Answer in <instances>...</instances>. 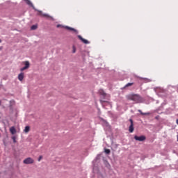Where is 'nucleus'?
<instances>
[{"label": "nucleus", "instance_id": "nucleus-1", "mask_svg": "<svg viewBox=\"0 0 178 178\" xmlns=\"http://www.w3.org/2000/svg\"><path fill=\"white\" fill-rule=\"evenodd\" d=\"M127 98L130 101H134L136 104H139V102H141V101H143V99L141 98V96H140V95H129Z\"/></svg>", "mask_w": 178, "mask_h": 178}, {"label": "nucleus", "instance_id": "nucleus-2", "mask_svg": "<svg viewBox=\"0 0 178 178\" xmlns=\"http://www.w3.org/2000/svg\"><path fill=\"white\" fill-rule=\"evenodd\" d=\"M23 163L25 164V165H30L31 163H34V159H33L31 157H28L26 159H25L23 161Z\"/></svg>", "mask_w": 178, "mask_h": 178}, {"label": "nucleus", "instance_id": "nucleus-3", "mask_svg": "<svg viewBox=\"0 0 178 178\" xmlns=\"http://www.w3.org/2000/svg\"><path fill=\"white\" fill-rule=\"evenodd\" d=\"M134 140H136V141L141 142V141H145V140H147V138L145 137V136H135Z\"/></svg>", "mask_w": 178, "mask_h": 178}, {"label": "nucleus", "instance_id": "nucleus-4", "mask_svg": "<svg viewBox=\"0 0 178 178\" xmlns=\"http://www.w3.org/2000/svg\"><path fill=\"white\" fill-rule=\"evenodd\" d=\"M129 122L131 124L129 127V133H133V131H134V124H133V120L131 119L129 120Z\"/></svg>", "mask_w": 178, "mask_h": 178}, {"label": "nucleus", "instance_id": "nucleus-5", "mask_svg": "<svg viewBox=\"0 0 178 178\" xmlns=\"http://www.w3.org/2000/svg\"><path fill=\"white\" fill-rule=\"evenodd\" d=\"M78 38H79L81 40V41H82V42H83V44H90V42H88V40L83 38V37H81V35H78Z\"/></svg>", "mask_w": 178, "mask_h": 178}, {"label": "nucleus", "instance_id": "nucleus-6", "mask_svg": "<svg viewBox=\"0 0 178 178\" xmlns=\"http://www.w3.org/2000/svg\"><path fill=\"white\" fill-rule=\"evenodd\" d=\"M39 16H42L43 17H51L48 14L42 13V11L38 10Z\"/></svg>", "mask_w": 178, "mask_h": 178}, {"label": "nucleus", "instance_id": "nucleus-7", "mask_svg": "<svg viewBox=\"0 0 178 178\" xmlns=\"http://www.w3.org/2000/svg\"><path fill=\"white\" fill-rule=\"evenodd\" d=\"M23 79H24V72H21L18 75V80H19V81H23Z\"/></svg>", "mask_w": 178, "mask_h": 178}, {"label": "nucleus", "instance_id": "nucleus-8", "mask_svg": "<svg viewBox=\"0 0 178 178\" xmlns=\"http://www.w3.org/2000/svg\"><path fill=\"white\" fill-rule=\"evenodd\" d=\"M10 133H11V134H16V128H15V127H11L10 128Z\"/></svg>", "mask_w": 178, "mask_h": 178}, {"label": "nucleus", "instance_id": "nucleus-9", "mask_svg": "<svg viewBox=\"0 0 178 178\" xmlns=\"http://www.w3.org/2000/svg\"><path fill=\"white\" fill-rule=\"evenodd\" d=\"M67 30H70V31H74V33H77V30L74 29V28H72L70 26H65Z\"/></svg>", "mask_w": 178, "mask_h": 178}, {"label": "nucleus", "instance_id": "nucleus-10", "mask_svg": "<svg viewBox=\"0 0 178 178\" xmlns=\"http://www.w3.org/2000/svg\"><path fill=\"white\" fill-rule=\"evenodd\" d=\"M30 131V126H26L24 129V132L27 134Z\"/></svg>", "mask_w": 178, "mask_h": 178}, {"label": "nucleus", "instance_id": "nucleus-11", "mask_svg": "<svg viewBox=\"0 0 178 178\" xmlns=\"http://www.w3.org/2000/svg\"><path fill=\"white\" fill-rule=\"evenodd\" d=\"M24 65H25V67H28V69L30 67V62L29 61L24 62Z\"/></svg>", "mask_w": 178, "mask_h": 178}, {"label": "nucleus", "instance_id": "nucleus-12", "mask_svg": "<svg viewBox=\"0 0 178 178\" xmlns=\"http://www.w3.org/2000/svg\"><path fill=\"white\" fill-rule=\"evenodd\" d=\"M138 111L140 112V115H142L143 116L150 115L149 113H143V111H141V110H138Z\"/></svg>", "mask_w": 178, "mask_h": 178}, {"label": "nucleus", "instance_id": "nucleus-13", "mask_svg": "<svg viewBox=\"0 0 178 178\" xmlns=\"http://www.w3.org/2000/svg\"><path fill=\"white\" fill-rule=\"evenodd\" d=\"M99 94H101V95H103V97H105L106 95V93H105V92L102 90H99Z\"/></svg>", "mask_w": 178, "mask_h": 178}, {"label": "nucleus", "instance_id": "nucleus-14", "mask_svg": "<svg viewBox=\"0 0 178 178\" xmlns=\"http://www.w3.org/2000/svg\"><path fill=\"white\" fill-rule=\"evenodd\" d=\"M29 69L27 67L24 66V67L20 69V72H24V70H27Z\"/></svg>", "mask_w": 178, "mask_h": 178}, {"label": "nucleus", "instance_id": "nucleus-15", "mask_svg": "<svg viewBox=\"0 0 178 178\" xmlns=\"http://www.w3.org/2000/svg\"><path fill=\"white\" fill-rule=\"evenodd\" d=\"M104 152L108 155V154H111V150L109 149H105Z\"/></svg>", "mask_w": 178, "mask_h": 178}, {"label": "nucleus", "instance_id": "nucleus-16", "mask_svg": "<svg viewBox=\"0 0 178 178\" xmlns=\"http://www.w3.org/2000/svg\"><path fill=\"white\" fill-rule=\"evenodd\" d=\"M133 84H134V83H128L125 86V87H130V86H133Z\"/></svg>", "mask_w": 178, "mask_h": 178}, {"label": "nucleus", "instance_id": "nucleus-17", "mask_svg": "<svg viewBox=\"0 0 178 178\" xmlns=\"http://www.w3.org/2000/svg\"><path fill=\"white\" fill-rule=\"evenodd\" d=\"M31 30H36L37 29V25H33L31 27Z\"/></svg>", "mask_w": 178, "mask_h": 178}, {"label": "nucleus", "instance_id": "nucleus-18", "mask_svg": "<svg viewBox=\"0 0 178 178\" xmlns=\"http://www.w3.org/2000/svg\"><path fill=\"white\" fill-rule=\"evenodd\" d=\"M12 140H13L14 143H16V137L15 136H12Z\"/></svg>", "mask_w": 178, "mask_h": 178}, {"label": "nucleus", "instance_id": "nucleus-19", "mask_svg": "<svg viewBox=\"0 0 178 178\" xmlns=\"http://www.w3.org/2000/svg\"><path fill=\"white\" fill-rule=\"evenodd\" d=\"M27 5H32L31 1L30 0H25Z\"/></svg>", "mask_w": 178, "mask_h": 178}, {"label": "nucleus", "instance_id": "nucleus-20", "mask_svg": "<svg viewBox=\"0 0 178 178\" xmlns=\"http://www.w3.org/2000/svg\"><path fill=\"white\" fill-rule=\"evenodd\" d=\"M72 49H73L72 51L73 54H76V47L73 46Z\"/></svg>", "mask_w": 178, "mask_h": 178}, {"label": "nucleus", "instance_id": "nucleus-21", "mask_svg": "<svg viewBox=\"0 0 178 178\" xmlns=\"http://www.w3.org/2000/svg\"><path fill=\"white\" fill-rule=\"evenodd\" d=\"M41 159H42V156H40L38 161V162H40L41 161Z\"/></svg>", "mask_w": 178, "mask_h": 178}, {"label": "nucleus", "instance_id": "nucleus-22", "mask_svg": "<svg viewBox=\"0 0 178 178\" xmlns=\"http://www.w3.org/2000/svg\"><path fill=\"white\" fill-rule=\"evenodd\" d=\"M57 27H58V28L62 27V25L58 24V25H57Z\"/></svg>", "mask_w": 178, "mask_h": 178}, {"label": "nucleus", "instance_id": "nucleus-23", "mask_svg": "<svg viewBox=\"0 0 178 178\" xmlns=\"http://www.w3.org/2000/svg\"><path fill=\"white\" fill-rule=\"evenodd\" d=\"M1 104H2V102L0 100V106H1Z\"/></svg>", "mask_w": 178, "mask_h": 178}, {"label": "nucleus", "instance_id": "nucleus-24", "mask_svg": "<svg viewBox=\"0 0 178 178\" xmlns=\"http://www.w3.org/2000/svg\"><path fill=\"white\" fill-rule=\"evenodd\" d=\"M176 122H177V124H178V119L177 120Z\"/></svg>", "mask_w": 178, "mask_h": 178}, {"label": "nucleus", "instance_id": "nucleus-25", "mask_svg": "<svg viewBox=\"0 0 178 178\" xmlns=\"http://www.w3.org/2000/svg\"><path fill=\"white\" fill-rule=\"evenodd\" d=\"M2 42V40L0 39V43Z\"/></svg>", "mask_w": 178, "mask_h": 178}, {"label": "nucleus", "instance_id": "nucleus-26", "mask_svg": "<svg viewBox=\"0 0 178 178\" xmlns=\"http://www.w3.org/2000/svg\"><path fill=\"white\" fill-rule=\"evenodd\" d=\"M177 141H178V136H177Z\"/></svg>", "mask_w": 178, "mask_h": 178}]
</instances>
